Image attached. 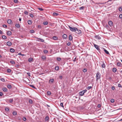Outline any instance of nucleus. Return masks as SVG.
<instances>
[{
  "instance_id": "obj_1",
  "label": "nucleus",
  "mask_w": 122,
  "mask_h": 122,
  "mask_svg": "<svg viewBox=\"0 0 122 122\" xmlns=\"http://www.w3.org/2000/svg\"><path fill=\"white\" fill-rule=\"evenodd\" d=\"M68 27L69 28L70 30L71 31L73 32H76V30H77V28L76 27H72L69 26H68Z\"/></svg>"
},
{
  "instance_id": "obj_2",
  "label": "nucleus",
  "mask_w": 122,
  "mask_h": 122,
  "mask_svg": "<svg viewBox=\"0 0 122 122\" xmlns=\"http://www.w3.org/2000/svg\"><path fill=\"white\" fill-rule=\"evenodd\" d=\"M101 75L100 74L98 71L97 72L96 74V78L97 81L98 80L100 79Z\"/></svg>"
},
{
  "instance_id": "obj_3",
  "label": "nucleus",
  "mask_w": 122,
  "mask_h": 122,
  "mask_svg": "<svg viewBox=\"0 0 122 122\" xmlns=\"http://www.w3.org/2000/svg\"><path fill=\"white\" fill-rule=\"evenodd\" d=\"M92 1V3H93L94 4H98L99 5V6H100V7H102L100 5H99L100 4H105L106 3V2H103V3H95L93 1Z\"/></svg>"
},
{
  "instance_id": "obj_4",
  "label": "nucleus",
  "mask_w": 122,
  "mask_h": 122,
  "mask_svg": "<svg viewBox=\"0 0 122 122\" xmlns=\"http://www.w3.org/2000/svg\"><path fill=\"white\" fill-rule=\"evenodd\" d=\"M76 32L78 34H81L82 32V31L80 30H79L77 29L76 31Z\"/></svg>"
},
{
  "instance_id": "obj_5",
  "label": "nucleus",
  "mask_w": 122,
  "mask_h": 122,
  "mask_svg": "<svg viewBox=\"0 0 122 122\" xmlns=\"http://www.w3.org/2000/svg\"><path fill=\"white\" fill-rule=\"evenodd\" d=\"M94 46L98 50H100V49L99 48V46L97 45H96L95 44H94Z\"/></svg>"
},
{
  "instance_id": "obj_6",
  "label": "nucleus",
  "mask_w": 122,
  "mask_h": 122,
  "mask_svg": "<svg viewBox=\"0 0 122 122\" xmlns=\"http://www.w3.org/2000/svg\"><path fill=\"white\" fill-rule=\"evenodd\" d=\"M54 80L53 79H50L49 80V83H52L53 82Z\"/></svg>"
},
{
  "instance_id": "obj_7",
  "label": "nucleus",
  "mask_w": 122,
  "mask_h": 122,
  "mask_svg": "<svg viewBox=\"0 0 122 122\" xmlns=\"http://www.w3.org/2000/svg\"><path fill=\"white\" fill-rule=\"evenodd\" d=\"M108 24L110 26H112L113 25V23L112 22L110 21L108 22Z\"/></svg>"
},
{
  "instance_id": "obj_8",
  "label": "nucleus",
  "mask_w": 122,
  "mask_h": 122,
  "mask_svg": "<svg viewBox=\"0 0 122 122\" xmlns=\"http://www.w3.org/2000/svg\"><path fill=\"white\" fill-rule=\"evenodd\" d=\"M2 89L3 91L4 92H7V89L6 87L3 88Z\"/></svg>"
},
{
  "instance_id": "obj_9",
  "label": "nucleus",
  "mask_w": 122,
  "mask_h": 122,
  "mask_svg": "<svg viewBox=\"0 0 122 122\" xmlns=\"http://www.w3.org/2000/svg\"><path fill=\"white\" fill-rule=\"evenodd\" d=\"M83 92H83L82 91L80 92H79V94L80 96H82L84 95V93Z\"/></svg>"
},
{
  "instance_id": "obj_10",
  "label": "nucleus",
  "mask_w": 122,
  "mask_h": 122,
  "mask_svg": "<svg viewBox=\"0 0 122 122\" xmlns=\"http://www.w3.org/2000/svg\"><path fill=\"white\" fill-rule=\"evenodd\" d=\"M7 34L8 35L10 36L11 35L12 33L11 31H7Z\"/></svg>"
},
{
  "instance_id": "obj_11",
  "label": "nucleus",
  "mask_w": 122,
  "mask_h": 122,
  "mask_svg": "<svg viewBox=\"0 0 122 122\" xmlns=\"http://www.w3.org/2000/svg\"><path fill=\"white\" fill-rule=\"evenodd\" d=\"M8 23L9 24H11L12 23V21L10 20H8L7 21Z\"/></svg>"
},
{
  "instance_id": "obj_12",
  "label": "nucleus",
  "mask_w": 122,
  "mask_h": 122,
  "mask_svg": "<svg viewBox=\"0 0 122 122\" xmlns=\"http://www.w3.org/2000/svg\"><path fill=\"white\" fill-rule=\"evenodd\" d=\"M7 45L9 46H10L11 45V43L10 41H8L7 43Z\"/></svg>"
},
{
  "instance_id": "obj_13",
  "label": "nucleus",
  "mask_w": 122,
  "mask_h": 122,
  "mask_svg": "<svg viewBox=\"0 0 122 122\" xmlns=\"http://www.w3.org/2000/svg\"><path fill=\"white\" fill-rule=\"evenodd\" d=\"M67 37V36L66 35L64 34L62 36V37L64 39H66Z\"/></svg>"
},
{
  "instance_id": "obj_14",
  "label": "nucleus",
  "mask_w": 122,
  "mask_h": 122,
  "mask_svg": "<svg viewBox=\"0 0 122 122\" xmlns=\"http://www.w3.org/2000/svg\"><path fill=\"white\" fill-rule=\"evenodd\" d=\"M69 39L70 41H71L72 39V36L71 35H70L69 36Z\"/></svg>"
},
{
  "instance_id": "obj_15",
  "label": "nucleus",
  "mask_w": 122,
  "mask_h": 122,
  "mask_svg": "<svg viewBox=\"0 0 122 122\" xmlns=\"http://www.w3.org/2000/svg\"><path fill=\"white\" fill-rule=\"evenodd\" d=\"M27 22L29 25H30L32 23V21L31 20H29Z\"/></svg>"
},
{
  "instance_id": "obj_16",
  "label": "nucleus",
  "mask_w": 122,
  "mask_h": 122,
  "mask_svg": "<svg viewBox=\"0 0 122 122\" xmlns=\"http://www.w3.org/2000/svg\"><path fill=\"white\" fill-rule=\"evenodd\" d=\"M15 26L17 28H19L20 27V24H16L15 25Z\"/></svg>"
},
{
  "instance_id": "obj_17",
  "label": "nucleus",
  "mask_w": 122,
  "mask_h": 122,
  "mask_svg": "<svg viewBox=\"0 0 122 122\" xmlns=\"http://www.w3.org/2000/svg\"><path fill=\"white\" fill-rule=\"evenodd\" d=\"M49 119V117L48 116H47L45 118V120L46 121H47Z\"/></svg>"
},
{
  "instance_id": "obj_18",
  "label": "nucleus",
  "mask_w": 122,
  "mask_h": 122,
  "mask_svg": "<svg viewBox=\"0 0 122 122\" xmlns=\"http://www.w3.org/2000/svg\"><path fill=\"white\" fill-rule=\"evenodd\" d=\"M122 65V64L120 62H118L117 63V65L118 66H121Z\"/></svg>"
},
{
  "instance_id": "obj_19",
  "label": "nucleus",
  "mask_w": 122,
  "mask_h": 122,
  "mask_svg": "<svg viewBox=\"0 0 122 122\" xmlns=\"http://www.w3.org/2000/svg\"><path fill=\"white\" fill-rule=\"evenodd\" d=\"M7 87L9 89H11L12 87L11 85L10 84H8L7 85Z\"/></svg>"
},
{
  "instance_id": "obj_20",
  "label": "nucleus",
  "mask_w": 122,
  "mask_h": 122,
  "mask_svg": "<svg viewBox=\"0 0 122 122\" xmlns=\"http://www.w3.org/2000/svg\"><path fill=\"white\" fill-rule=\"evenodd\" d=\"M42 59L43 60H44L46 59V57L44 56H42L41 57Z\"/></svg>"
},
{
  "instance_id": "obj_21",
  "label": "nucleus",
  "mask_w": 122,
  "mask_h": 122,
  "mask_svg": "<svg viewBox=\"0 0 122 122\" xmlns=\"http://www.w3.org/2000/svg\"><path fill=\"white\" fill-rule=\"evenodd\" d=\"M32 60H33V58L31 57L30 58H29L28 60V61L30 62H31V61H32Z\"/></svg>"
},
{
  "instance_id": "obj_22",
  "label": "nucleus",
  "mask_w": 122,
  "mask_h": 122,
  "mask_svg": "<svg viewBox=\"0 0 122 122\" xmlns=\"http://www.w3.org/2000/svg\"><path fill=\"white\" fill-rule=\"evenodd\" d=\"M10 52L13 53L14 52L15 50L14 49L11 48L10 49Z\"/></svg>"
},
{
  "instance_id": "obj_23",
  "label": "nucleus",
  "mask_w": 122,
  "mask_h": 122,
  "mask_svg": "<svg viewBox=\"0 0 122 122\" xmlns=\"http://www.w3.org/2000/svg\"><path fill=\"white\" fill-rule=\"evenodd\" d=\"M55 69L56 71H58L59 69V67L58 66H56L55 67Z\"/></svg>"
},
{
  "instance_id": "obj_24",
  "label": "nucleus",
  "mask_w": 122,
  "mask_h": 122,
  "mask_svg": "<svg viewBox=\"0 0 122 122\" xmlns=\"http://www.w3.org/2000/svg\"><path fill=\"white\" fill-rule=\"evenodd\" d=\"M43 24L44 25H46L48 24V22L47 21H45L43 22Z\"/></svg>"
},
{
  "instance_id": "obj_25",
  "label": "nucleus",
  "mask_w": 122,
  "mask_h": 122,
  "mask_svg": "<svg viewBox=\"0 0 122 122\" xmlns=\"http://www.w3.org/2000/svg\"><path fill=\"white\" fill-rule=\"evenodd\" d=\"M102 67L103 68H105V65L103 62L102 63Z\"/></svg>"
},
{
  "instance_id": "obj_26",
  "label": "nucleus",
  "mask_w": 122,
  "mask_h": 122,
  "mask_svg": "<svg viewBox=\"0 0 122 122\" xmlns=\"http://www.w3.org/2000/svg\"><path fill=\"white\" fill-rule=\"evenodd\" d=\"M117 71V69L115 68H114L112 69V71L113 72H115Z\"/></svg>"
},
{
  "instance_id": "obj_27",
  "label": "nucleus",
  "mask_w": 122,
  "mask_h": 122,
  "mask_svg": "<svg viewBox=\"0 0 122 122\" xmlns=\"http://www.w3.org/2000/svg\"><path fill=\"white\" fill-rule=\"evenodd\" d=\"M29 103L30 104H32L33 101L31 99H30L29 100Z\"/></svg>"
},
{
  "instance_id": "obj_28",
  "label": "nucleus",
  "mask_w": 122,
  "mask_h": 122,
  "mask_svg": "<svg viewBox=\"0 0 122 122\" xmlns=\"http://www.w3.org/2000/svg\"><path fill=\"white\" fill-rule=\"evenodd\" d=\"M119 10L120 12H121L122 11V7L121 6L119 7Z\"/></svg>"
},
{
  "instance_id": "obj_29",
  "label": "nucleus",
  "mask_w": 122,
  "mask_h": 122,
  "mask_svg": "<svg viewBox=\"0 0 122 122\" xmlns=\"http://www.w3.org/2000/svg\"><path fill=\"white\" fill-rule=\"evenodd\" d=\"M13 114L14 116L16 115L17 114V112L15 111H14L13 112Z\"/></svg>"
},
{
  "instance_id": "obj_30",
  "label": "nucleus",
  "mask_w": 122,
  "mask_h": 122,
  "mask_svg": "<svg viewBox=\"0 0 122 122\" xmlns=\"http://www.w3.org/2000/svg\"><path fill=\"white\" fill-rule=\"evenodd\" d=\"M2 38L4 39H6L7 38L6 36L5 35H3L2 36Z\"/></svg>"
},
{
  "instance_id": "obj_31",
  "label": "nucleus",
  "mask_w": 122,
  "mask_h": 122,
  "mask_svg": "<svg viewBox=\"0 0 122 122\" xmlns=\"http://www.w3.org/2000/svg\"><path fill=\"white\" fill-rule=\"evenodd\" d=\"M53 39L55 40H57V38L56 36H54L53 37Z\"/></svg>"
},
{
  "instance_id": "obj_32",
  "label": "nucleus",
  "mask_w": 122,
  "mask_h": 122,
  "mask_svg": "<svg viewBox=\"0 0 122 122\" xmlns=\"http://www.w3.org/2000/svg\"><path fill=\"white\" fill-rule=\"evenodd\" d=\"M10 62L11 63L13 64H15V62L13 60L10 61Z\"/></svg>"
},
{
  "instance_id": "obj_33",
  "label": "nucleus",
  "mask_w": 122,
  "mask_h": 122,
  "mask_svg": "<svg viewBox=\"0 0 122 122\" xmlns=\"http://www.w3.org/2000/svg\"><path fill=\"white\" fill-rule=\"evenodd\" d=\"M104 52L107 54H109V52L106 50H104Z\"/></svg>"
},
{
  "instance_id": "obj_34",
  "label": "nucleus",
  "mask_w": 122,
  "mask_h": 122,
  "mask_svg": "<svg viewBox=\"0 0 122 122\" xmlns=\"http://www.w3.org/2000/svg\"><path fill=\"white\" fill-rule=\"evenodd\" d=\"M9 101L10 103H12L13 102V99H10Z\"/></svg>"
},
{
  "instance_id": "obj_35",
  "label": "nucleus",
  "mask_w": 122,
  "mask_h": 122,
  "mask_svg": "<svg viewBox=\"0 0 122 122\" xmlns=\"http://www.w3.org/2000/svg\"><path fill=\"white\" fill-rule=\"evenodd\" d=\"M5 110L6 111L8 112L9 111V109L8 108L6 107L5 108Z\"/></svg>"
},
{
  "instance_id": "obj_36",
  "label": "nucleus",
  "mask_w": 122,
  "mask_h": 122,
  "mask_svg": "<svg viewBox=\"0 0 122 122\" xmlns=\"http://www.w3.org/2000/svg\"><path fill=\"white\" fill-rule=\"evenodd\" d=\"M53 15L55 16H57V15H58V14L55 12H54L53 13Z\"/></svg>"
},
{
  "instance_id": "obj_37",
  "label": "nucleus",
  "mask_w": 122,
  "mask_h": 122,
  "mask_svg": "<svg viewBox=\"0 0 122 122\" xmlns=\"http://www.w3.org/2000/svg\"><path fill=\"white\" fill-rule=\"evenodd\" d=\"M48 52V51L47 50H45L44 51V52L45 54H46Z\"/></svg>"
},
{
  "instance_id": "obj_38",
  "label": "nucleus",
  "mask_w": 122,
  "mask_h": 122,
  "mask_svg": "<svg viewBox=\"0 0 122 122\" xmlns=\"http://www.w3.org/2000/svg\"><path fill=\"white\" fill-rule=\"evenodd\" d=\"M47 94L48 95H51V93L50 92L48 91L47 92Z\"/></svg>"
},
{
  "instance_id": "obj_39",
  "label": "nucleus",
  "mask_w": 122,
  "mask_h": 122,
  "mask_svg": "<svg viewBox=\"0 0 122 122\" xmlns=\"http://www.w3.org/2000/svg\"><path fill=\"white\" fill-rule=\"evenodd\" d=\"M84 6H82V7H80V8H79V9L80 10H83L84 9Z\"/></svg>"
},
{
  "instance_id": "obj_40",
  "label": "nucleus",
  "mask_w": 122,
  "mask_h": 122,
  "mask_svg": "<svg viewBox=\"0 0 122 122\" xmlns=\"http://www.w3.org/2000/svg\"><path fill=\"white\" fill-rule=\"evenodd\" d=\"M0 80L3 81V82H5V79L4 78H2L0 79Z\"/></svg>"
},
{
  "instance_id": "obj_41",
  "label": "nucleus",
  "mask_w": 122,
  "mask_h": 122,
  "mask_svg": "<svg viewBox=\"0 0 122 122\" xmlns=\"http://www.w3.org/2000/svg\"><path fill=\"white\" fill-rule=\"evenodd\" d=\"M57 61H60L61 59L60 57H58L57 58Z\"/></svg>"
},
{
  "instance_id": "obj_42",
  "label": "nucleus",
  "mask_w": 122,
  "mask_h": 122,
  "mask_svg": "<svg viewBox=\"0 0 122 122\" xmlns=\"http://www.w3.org/2000/svg\"><path fill=\"white\" fill-rule=\"evenodd\" d=\"M7 71L8 72H10L11 71V70L10 69H7Z\"/></svg>"
},
{
  "instance_id": "obj_43",
  "label": "nucleus",
  "mask_w": 122,
  "mask_h": 122,
  "mask_svg": "<svg viewBox=\"0 0 122 122\" xmlns=\"http://www.w3.org/2000/svg\"><path fill=\"white\" fill-rule=\"evenodd\" d=\"M38 39L39 40H40L42 42H44V40L40 39V38H39Z\"/></svg>"
},
{
  "instance_id": "obj_44",
  "label": "nucleus",
  "mask_w": 122,
  "mask_h": 122,
  "mask_svg": "<svg viewBox=\"0 0 122 122\" xmlns=\"http://www.w3.org/2000/svg\"><path fill=\"white\" fill-rule=\"evenodd\" d=\"M92 88V86H88V87H87V89L88 90H89L90 89H91Z\"/></svg>"
},
{
  "instance_id": "obj_45",
  "label": "nucleus",
  "mask_w": 122,
  "mask_h": 122,
  "mask_svg": "<svg viewBox=\"0 0 122 122\" xmlns=\"http://www.w3.org/2000/svg\"><path fill=\"white\" fill-rule=\"evenodd\" d=\"M87 71V69H86V68H85V69H83V71L84 72H86V71Z\"/></svg>"
},
{
  "instance_id": "obj_46",
  "label": "nucleus",
  "mask_w": 122,
  "mask_h": 122,
  "mask_svg": "<svg viewBox=\"0 0 122 122\" xmlns=\"http://www.w3.org/2000/svg\"><path fill=\"white\" fill-rule=\"evenodd\" d=\"M30 32L32 33H33L34 32V31L33 30H30Z\"/></svg>"
},
{
  "instance_id": "obj_47",
  "label": "nucleus",
  "mask_w": 122,
  "mask_h": 122,
  "mask_svg": "<svg viewBox=\"0 0 122 122\" xmlns=\"http://www.w3.org/2000/svg\"><path fill=\"white\" fill-rule=\"evenodd\" d=\"M38 9L41 11H43L44 10L43 9L41 8H38Z\"/></svg>"
},
{
  "instance_id": "obj_48",
  "label": "nucleus",
  "mask_w": 122,
  "mask_h": 122,
  "mask_svg": "<svg viewBox=\"0 0 122 122\" xmlns=\"http://www.w3.org/2000/svg\"><path fill=\"white\" fill-rule=\"evenodd\" d=\"M111 102L112 103H113L114 102V100L113 99H112L111 100Z\"/></svg>"
},
{
  "instance_id": "obj_49",
  "label": "nucleus",
  "mask_w": 122,
  "mask_h": 122,
  "mask_svg": "<svg viewBox=\"0 0 122 122\" xmlns=\"http://www.w3.org/2000/svg\"><path fill=\"white\" fill-rule=\"evenodd\" d=\"M30 16L31 17H32H32H33V15L32 14H30Z\"/></svg>"
},
{
  "instance_id": "obj_50",
  "label": "nucleus",
  "mask_w": 122,
  "mask_h": 122,
  "mask_svg": "<svg viewBox=\"0 0 122 122\" xmlns=\"http://www.w3.org/2000/svg\"><path fill=\"white\" fill-rule=\"evenodd\" d=\"M71 43L70 42H69L67 43V45L68 46H69L71 45Z\"/></svg>"
},
{
  "instance_id": "obj_51",
  "label": "nucleus",
  "mask_w": 122,
  "mask_h": 122,
  "mask_svg": "<svg viewBox=\"0 0 122 122\" xmlns=\"http://www.w3.org/2000/svg\"><path fill=\"white\" fill-rule=\"evenodd\" d=\"M119 17L120 18H122V14H120L119 16Z\"/></svg>"
},
{
  "instance_id": "obj_52",
  "label": "nucleus",
  "mask_w": 122,
  "mask_h": 122,
  "mask_svg": "<svg viewBox=\"0 0 122 122\" xmlns=\"http://www.w3.org/2000/svg\"><path fill=\"white\" fill-rule=\"evenodd\" d=\"M60 106L61 107H64V106H63V103H61L60 104Z\"/></svg>"
},
{
  "instance_id": "obj_53",
  "label": "nucleus",
  "mask_w": 122,
  "mask_h": 122,
  "mask_svg": "<svg viewBox=\"0 0 122 122\" xmlns=\"http://www.w3.org/2000/svg\"><path fill=\"white\" fill-rule=\"evenodd\" d=\"M30 86L34 88H35V89L36 88L33 85H30Z\"/></svg>"
},
{
  "instance_id": "obj_54",
  "label": "nucleus",
  "mask_w": 122,
  "mask_h": 122,
  "mask_svg": "<svg viewBox=\"0 0 122 122\" xmlns=\"http://www.w3.org/2000/svg\"><path fill=\"white\" fill-rule=\"evenodd\" d=\"M105 27L107 29H108L109 28L108 26L107 25H106Z\"/></svg>"
},
{
  "instance_id": "obj_55",
  "label": "nucleus",
  "mask_w": 122,
  "mask_h": 122,
  "mask_svg": "<svg viewBox=\"0 0 122 122\" xmlns=\"http://www.w3.org/2000/svg\"><path fill=\"white\" fill-rule=\"evenodd\" d=\"M23 121H25L26 120V118L25 117H23Z\"/></svg>"
},
{
  "instance_id": "obj_56",
  "label": "nucleus",
  "mask_w": 122,
  "mask_h": 122,
  "mask_svg": "<svg viewBox=\"0 0 122 122\" xmlns=\"http://www.w3.org/2000/svg\"><path fill=\"white\" fill-rule=\"evenodd\" d=\"M118 86L119 87H122L121 85L120 84H118Z\"/></svg>"
},
{
  "instance_id": "obj_57",
  "label": "nucleus",
  "mask_w": 122,
  "mask_h": 122,
  "mask_svg": "<svg viewBox=\"0 0 122 122\" xmlns=\"http://www.w3.org/2000/svg\"><path fill=\"white\" fill-rule=\"evenodd\" d=\"M27 74L29 76H30V72H27Z\"/></svg>"
},
{
  "instance_id": "obj_58",
  "label": "nucleus",
  "mask_w": 122,
  "mask_h": 122,
  "mask_svg": "<svg viewBox=\"0 0 122 122\" xmlns=\"http://www.w3.org/2000/svg\"><path fill=\"white\" fill-rule=\"evenodd\" d=\"M24 13L26 15H27L28 14V12L27 11H25L24 12Z\"/></svg>"
},
{
  "instance_id": "obj_59",
  "label": "nucleus",
  "mask_w": 122,
  "mask_h": 122,
  "mask_svg": "<svg viewBox=\"0 0 122 122\" xmlns=\"http://www.w3.org/2000/svg\"><path fill=\"white\" fill-rule=\"evenodd\" d=\"M3 27L4 28H6L7 27V26L5 25H3Z\"/></svg>"
},
{
  "instance_id": "obj_60",
  "label": "nucleus",
  "mask_w": 122,
  "mask_h": 122,
  "mask_svg": "<svg viewBox=\"0 0 122 122\" xmlns=\"http://www.w3.org/2000/svg\"><path fill=\"white\" fill-rule=\"evenodd\" d=\"M87 91V90L86 89H85L82 91L84 92L83 93H84L86 92Z\"/></svg>"
},
{
  "instance_id": "obj_61",
  "label": "nucleus",
  "mask_w": 122,
  "mask_h": 122,
  "mask_svg": "<svg viewBox=\"0 0 122 122\" xmlns=\"http://www.w3.org/2000/svg\"><path fill=\"white\" fill-rule=\"evenodd\" d=\"M18 55H21L22 56H24L25 55H24V54H21L20 53H19V54H18Z\"/></svg>"
},
{
  "instance_id": "obj_62",
  "label": "nucleus",
  "mask_w": 122,
  "mask_h": 122,
  "mask_svg": "<svg viewBox=\"0 0 122 122\" xmlns=\"http://www.w3.org/2000/svg\"><path fill=\"white\" fill-rule=\"evenodd\" d=\"M101 107V105L100 104H99L98 105L97 107L98 108H100Z\"/></svg>"
},
{
  "instance_id": "obj_63",
  "label": "nucleus",
  "mask_w": 122,
  "mask_h": 122,
  "mask_svg": "<svg viewBox=\"0 0 122 122\" xmlns=\"http://www.w3.org/2000/svg\"><path fill=\"white\" fill-rule=\"evenodd\" d=\"M14 2L15 3H17L18 2L17 0H14Z\"/></svg>"
},
{
  "instance_id": "obj_64",
  "label": "nucleus",
  "mask_w": 122,
  "mask_h": 122,
  "mask_svg": "<svg viewBox=\"0 0 122 122\" xmlns=\"http://www.w3.org/2000/svg\"><path fill=\"white\" fill-rule=\"evenodd\" d=\"M115 87L114 86H112V90H114L115 89Z\"/></svg>"
}]
</instances>
